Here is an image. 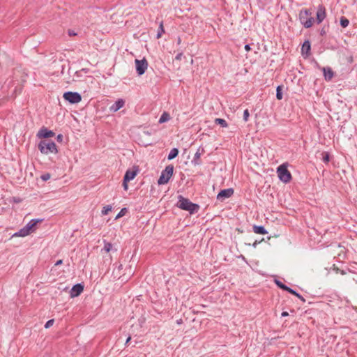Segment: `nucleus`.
<instances>
[{
  "instance_id": "nucleus-40",
  "label": "nucleus",
  "mask_w": 357,
  "mask_h": 357,
  "mask_svg": "<svg viewBox=\"0 0 357 357\" xmlns=\"http://www.w3.org/2000/svg\"><path fill=\"white\" fill-rule=\"evenodd\" d=\"M259 241H255L252 243V246L253 248H256V247H257V245L259 244Z\"/></svg>"
},
{
  "instance_id": "nucleus-38",
  "label": "nucleus",
  "mask_w": 357,
  "mask_h": 357,
  "mask_svg": "<svg viewBox=\"0 0 357 357\" xmlns=\"http://www.w3.org/2000/svg\"><path fill=\"white\" fill-rule=\"evenodd\" d=\"M63 263V261L61 259H59L58 260L56 263H55V266H59L61 264H62Z\"/></svg>"
},
{
  "instance_id": "nucleus-35",
  "label": "nucleus",
  "mask_w": 357,
  "mask_h": 357,
  "mask_svg": "<svg viewBox=\"0 0 357 357\" xmlns=\"http://www.w3.org/2000/svg\"><path fill=\"white\" fill-rule=\"evenodd\" d=\"M123 189L125 190H128V182H126L125 179H123Z\"/></svg>"
},
{
  "instance_id": "nucleus-30",
  "label": "nucleus",
  "mask_w": 357,
  "mask_h": 357,
  "mask_svg": "<svg viewBox=\"0 0 357 357\" xmlns=\"http://www.w3.org/2000/svg\"><path fill=\"white\" fill-rule=\"evenodd\" d=\"M250 116V113L248 109H245L243 112V120L245 122H247L248 121Z\"/></svg>"
},
{
  "instance_id": "nucleus-13",
  "label": "nucleus",
  "mask_w": 357,
  "mask_h": 357,
  "mask_svg": "<svg viewBox=\"0 0 357 357\" xmlns=\"http://www.w3.org/2000/svg\"><path fill=\"white\" fill-rule=\"evenodd\" d=\"M326 17V9L323 6H319L317 11V24L321 23Z\"/></svg>"
},
{
  "instance_id": "nucleus-7",
  "label": "nucleus",
  "mask_w": 357,
  "mask_h": 357,
  "mask_svg": "<svg viewBox=\"0 0 357 357\" xmlns=\"http://www.w3.org/2000/svg\"><path fill=\"white\" fill-rule=\"evenodd\" d=\"M135 68L138 75L141 76L145 73L148 68V62L145 58L142 59H135Z\"/></svg>"
},
{
  "instance_id": "nucleus-15",
  "label": "nucleus",
  "mask_w": 357,
  "mask_h": 357,
  "mask_svg": "<svg viewBox=\"0 0 357 357\" xmlns=\"http://www.w3.org/2000/svg\"><path fill=\"white\" fill-rule=\"evenodd\" d=\"M323 73L324 78L327 81L331 80L334 76V73L330 67L323 68Z\"/></svg>"
},
{
  "instance_id": "nucleus-26",
  "label": "nucleus",
  "mask_w": 357,
  "mask_h": 357,
  "mask_svg": "<svg viewBox=\"0 0 357 357\" xmlns=\"http://www.w3.org/2000/svg\"><path fill=\"white\" fill-rule=\"evenodd\" d=\"M340 23L342 27L346 28L349 24V21L345 17H341L340 20Z\"/></svg>"
},
{
  "instance_id": "nucleus-31",
  "label": "nucleus",
  "mask_w": 357,
  "mask_h": 357,
  "mask_svg": "<svg viewBox=\"0 0 357 357\" xmlns=\"http://www.w3.org/2000/svg\"><path fill=\"white\" fill-rule=\"evenodd\" d=\"M126 211H127V208H123L120 211V212L117 214V215L116 216V219H118V218H121V216L124 215Z\"/></svg>"
},
{
  "instance_id": "nucleus-3",
  "label": "nucleus",
  "mask_w": 357,
  "mask_h": 357,
  "mask_svg": "<svg viewBox=\"0 0 357 357\" xmlns=\"http://www.w3.org/2000/svg\"><path fill=\"white\" fill-rule=\"evenodd\" d=\"M277 174L279 179L284 183H287L291 180V174L287 169V165L283 163L277 168Z\"/></svg>"
},
{
  "instance_id": "nucleus-18",
  "label": "nucleus",
  "mask_w": 357,
  "mask_h": 357,
  "mask_svg": "<svg viewBox=\"0 0 357 357\" xmlns=\"http://www.w3.org/2000/svg\"><path fill=\"white\" fill-rule=\"evenodd\" d=\"M202 152H200V149H198L196 153H195L194 158L192 160V163L194 165H201L200 157Z\"/></svg>"
},
{
  "instance_id": "nucleus-34",
  "label": "nucleus",
  "mask_w": 357,
  "mask_h": 357,
  "mask_svg": "<svg viewBox=\"0 0 357 357\" xmlns=\"http://www.w3.org/2000/svg\"><path fill=\"white\" fill-rule=\"evenodd\" d=\"M182 56H183V53H182V52L178 53V54H177L176 55V56H175V59H176V60H181V58H182Z\"/></svg>"
},
{
  "instance_id": "nucleus-33",
  "label": "nucleus",
  "mask_w": 357,
  "mask_h": 357,
  "mask_svg": "<svg viewBox=\"0 0 357 357\" xmlns=\"http://www.w3.org/2000/svg\"><path fill=\"white\" fill-rule=\"evenodd\" d=\"M40 178L43 181H46L50 178V174H43Z\"/></svg>"
},
{
  "instance_id": "nucleus-41",
  "label": "nucleus",
  "mask_w": 357,
  "mask_h": 357,
  "mask_svg": "<svg viewBox=\"0 0 357 357\" xmlns=\"http://www.w3.org/2000/svg\"><path fill=\"white\" fill-rule=\"evenodd\" d=\"M289 315V313L287 312H282L281 314L282 317H287Z\"/></svg>"
},
{
  "instance_id": "nucleus-42",
  "label": "nucleus",
  "mask_w": 357,
  "mask_h": 357,
  "mask_svg": "<svg viewBox=\"0 0 357 357\" xmlns=\"http://www.w3.org/2000/svg\"><path fill=\"white\" fill-rule=\"evenodd\" d=\"M130 340H131V337L128 336V337L126 339V344H127L130 342Z\"/></svg>"
},
{
  "instance_id": "nucleus-20",
  "label": "nucleus",
  "mask_w": 357,
  "mask_h": 357,
  "mask_svg": "<svg viewBox=\"0 0 357 357\" xmlns=\"http://www.w3.org/2000/svg\"><path fill=\"white\" fill-rule=\"evenodd\" d=\"M178 154V150L177 148H173L171 149L170 152L167 155V159L169 160L174 159Z\"/></svg>"
},
{
  "instance_id": "nucleus-2",
  "label": "nucleus",
  "mask_w": 357,
  "mask_h": 357,
  "mask_svg": "<svg viewBox=\"0 0 357 357\" xmlns=\"http://www.w3.org/2000/svg\"><path fill=\"white\" fill-rule=\"evenodd\" d=\"M38 149L41 153L45 155L56 153L58 152L56 145L52 141L41 140L38 143Z\"/></svg>"
},
{
  "instance_id": "nucleus-24",
  "label": "nucleus",
  "mask_w": 357,
  "mask_h": 357,
  "mask_svg": "<svg viewBox=\"0 0 357 357\" xmlns=\"http://www.w3.org/2000/svg\"><path fill=\"white\" fill-rule=\"evenodd\" d=\"M275 283L276 284V285L280 287V289L284 290V291H288L289 289V287L288 286H287L286 284H283L281 281H280L279 280H277L275 279Z\"/></svg>"
},
{
  "instance_id": "nucleus-27",
  "label": "nucleus",
  "mask_w": 357,
  "mask_h": 357,
  "mask_svg": "<svg viewBox=\"0 0 357 357\" xmlns=\"http://www.w3.org/2000/svg\"><path fill=\"white\" fill-rule=\"evenodd\" d=\"M282 86H278L276 89V98L278 100H282L283 98L282 95Z\"/></svg>"
},
{
  "instance_id": "nucleus-14",
  "label": "nucleus",
  "mask_w": 357,
  "mask_h": 357,
  "mask_svg": "<svg viewBox=\"0 0 357 357\" xmlns=\"http://www.w3.org/2000/svg\"><path fill=\"white\" fill-rule=\"evenodd\" d=\"M42 221L43 219H31L25 227L31 234L35 230L36 225Z\"/></svg>"
},
{
  "instance_id": "nucleus-28",
  "label": "nucleus",
  "mask_w": 357,
  "mask_h": 357,
  "mask_svg": "<svg viewBox=\"0 0 357 357\" xmlns=\"http://www.w3.org/2000/svg\"><path fill=\"white\" fill-rule=\"evenodd\" d=\"M112 248V244L109 242L104 241V250L107 252H109Z\"/></svg>"
},
{
  "instance_id": "nucleus-6",
  "label": "nucleus",
  "mask_w": 357,
  "mask_h": 357,
  "mask_svg": "<svg viewBox=\"0 0 357 357\" xmlns=\"http://www.w3.org/2000/svg\"><path fill=\"white\" fill-rule=\"evenodd\" d=\"M63 98L70 104H77L82 100V96L78 92L66 91Z\"/></svg>"
},
{
  "instance_id": "nucleus-9",
  "label": "nucleus",
  "mask_w": 357,
  "mask_h": 357,
  "mask_svg": "<svg viewBox=\"0 0 357 357\" xmlns=\"http://www.w3.org/2000/svg\"><path fill=\"white\" fill-rule=\"evenodd\" d=\"M139 169L137 167H134L132 169H128L126 172L123 179H125L126 182H129L135 178L137 176Z\"/></svg>"
},
{
  "instance_id": "nucleus-8",
  "label": "nucleus",
  "mask_w": 357,
  "mask_h": 357,
  "mask_svg": "<svg viewBox=\"0 0 357 357\" xmlns=\"http://www.w3.org/2000/svg\"><path fill=\"white\" fill-rule=\"evenodd\" d=\"M234 194V189L233 188H227L222 190L219 192V193L217 195V199L220 201H223L227 198H229L231 197Z\"/></svg>"
},
{
  "instance_id": "nucleus-10",
  "label": "nucleus",
  "mask_w": 357,
  "mask_h": 357,
  "mask_svg": "<svg viewBox=\"0 0 357 357\" xmlns=\"http://www.w3.org/2000/svg\"><path fill=\"white\" fill-rule=\"evenodd\" d=\"M84 290V285L81 283L73 285L70 290V296L75 298L78 296Z\"/></svg>"
},
{
  "instance_id": "nucleus-21",
  "label": "nucleus",
  "mask_w": 357,
  "mask_h": 357,
  "mask_svg": "<svg viewBox=\"0 0 357 357\" xmlns=\"http://www.w3.org/2000/svg\"><path fill=\"white\" fill-rule=\"evenodd\" d=\"M170 119V116L169 114L166 112H164L162 115L160 116V119H159V121L158 122L160 123H165V122H167Z\"/></svg>"
},
{
  "instance_id": "nucleus-16",
  "label": "nucleus",
  "mask_w": 357,
  "mask_h": 357,
  "mask_svg": "<svg viewBox=\"0 0 357 357\" xmlns=\"http://www.w3.org/2000/svg\"><path fill=\"white\" fill-rule=\"evenodd\" d=\"M310 43L309 40H305L303 43L302 47H301V53L303 55L305 54L306 56H308L310 54Z\"/></svg>"
},
{
  "instance_id": "nucleus-12",
  "label": "nucleus",
  "mask_w": 357,
  "mask_h": 357,
  "mask_svg": "<svg viewBox=\"0 0 357 357\" xmlns=\"http://www.w3.org/2000/svg\"><path fill=\"white\" fill-rule=\"evenodd\" d=\"M54 135V132L52 130H48L47 128L43 127L40 128L37 134L38 137L49 138Z\"/></svg>"
},
{
  "instance_id": "nucleus-5",
  "label": "nucleus",
  "mask_w": 357,
  "mask_h": 357,
  "mask_svg": "<svg viewBox=\"0 0 357 357\" xmlns=\"http://www.w3.org/2000/svg\"><path fill=\"white\" fill-rule=\"evenodd\" d=\"M173 173L174 166L172 165H167L161 172V174L158 180V185H164L167 183L171 177L173 176Z\"/></svg>"
},
{
  "instance_id": "nucleus-1",
  "label": "nucleus",
  "mask_w": 357,
  "mask_h": 357,
  "mask_svg": "<svg viewBox=\"0 0 357 357\" xmlns=\"http://www.w3.org/2000/svg\"><path fill=\"white\" fill-rule=\"evenodd\" d=\"M177 206L184 211H188L190 214H193L199 208L198 204L192 203L190 199L185 198L182 195L178 197Z\"/></svg>"
},
{
  "instance_id": "nucleus-44",
  "label": "nucleus",
  "mask_w": 357,
  "mask_h": 357,
  "mask_svg": "<svg viewBox=\"0 0 357 357\" xmlns=\"http://www.w3.org/2000/svg\"><path fill=\"white\" fill-rule=\"evenodd\" d=\"M122 266H122L121 264H120V265L119 266L118 268H119V269H122Z\"/></svg>"
},
{
  "instance_id": "nucleus-36",
  "label": "nucleus",
  "mask_w": 357,
  "mask_h": 357,
  "mask_svg": "<svg viewBox=\"0 0 357 357\" xmlns=\"http://www.w3.org/2000/svg\"><path fill=\"white\" fill-rule=\"evenodd\" d=\"M244 48L246 52H249L251 50V47L249 44H246Z\"/></svg>"
},
{
  "instance_id": "nucleus-19",
  "label": "nucleus",
  "mask_w": 357,
  "mask_h": 357,
  "mask_svg": "<svg viewBox=\"0 0 357 357\" xmlns=\"http://www.w3.org/2000/svg\"><path fill=\"white\" fill-rule=\"evenodd\" d=\"M30 234V232L28 231V229L24 226L22 229H20L18 231L15 232L13 236H20V237H24L28 236Z\"/></svg>"
},
{
  "instance_id": "nucleus-37",
  "label": "nucleus",
  "mask_w": 357,
  "mask_h": 357,
  "mask_svg": "<svg viewBox=\"0 0 357 357\" xmlns=\"http://www.w3.org/2000/svg\"><path fill=\"white\" fill-rule=\"evenodd\" d=\"M323 160H324V162H328V161H329V155H328V154H326V155L324 157Z\"/></svg>"
},
{
  "instance_id": "nucleus-17",
  "label": "nucleus",
  "mask_w": 357,
  "mask_h": 357,
  "mask_svg": "<svg viewBox=\"0 0 357 357\" xmlns=\"http://www.w3.org/2000/svg\"><path fill=\"white\" fill-rule=\"evenodd\" d=\"M253 231L259 234H267L268 231L262 225H254Z\"/></svg>"
},
{
  "instance_id": "nucleus-25",
  "label": "nucleus",
  "mask_w": 357,
  "mask_h": 357,
  "mask_svg": "<svg viewBox=\"0 0 357 357\" xmlns=\"http://www.w3.org/2000/svg\"><path fill=\"white\" fill-rule=\"evenodd\" d=\"M289 293L296 296V297H298L301 301H302L303 302H305V298H303V296H301L299 293H298L296 291H295L294 289H291L289 287V289L287 291Z\"/></svg>"
},
{
  "instance_id": "nucleus-32",
  "label": "nucleus",
  "mask_w": 357,
  "mask_h": 357,
  "mask_svg": "<svg viewBox=\"0 0 357 357\" xmlns=\"http://www.w3.org/2000/svg\"><path fill=\"white\" fill-rule=\"evenodd\" d=\"M54 319H50V320H48V321L45 323V328H50V326H52L53 325V324H54Z\"/></svg>"
},
{
  "instance_id": "nucleus-45",
  "label": "nucleus",
  "mask_w": 357,
  "mask_h": 357,
  "mask_svg": "<svg viewBox=\"0 0 357 357\" xmlns=\"http://www.w3.org/2000/svg\"><path fill=\"white\" fill-rule=\"evenodd\" d=\"M180 43H181V38H178V43L179 44Z\"/></svg>"
},
{
  "instance_id": "nucleus-23",
  "label": "nucleus",
  "mask_w": 357,
  "mask_h": 357,
  "mask_svg": "<svg viewBox=\"0 0 357 357\" xmlns=\"http://www.w3.org/2000/svg\"><path fill=\"white\" fill-rule=\"evenodd\" d=\"M165 33V29H164V26H163V22H160V24H159L158 33L156 35V38L159 39L162 36V33Z\"/></svg>"
},
{
  "instance_id": "nucleus-11",
  "label": "nucleus",
  "mask_w": 357,
  "mask_h": 357,
  "mask_svg": "<svg viewBox=\"0 0 357 357\" xmlns=\"http://www.w3.org/2000/svg\"><path fill=\"white\" fill-rule=\"evenodd\" d=\"M124 105L125 100L123 98H119L113 105L109 107V109L112 112H116L123 107Z\"/></svg>"
},
{
  "instance_id": "nucleus-39",
  "label": "nucleus",
  "mask_w": 357,
  "mask_h": 357,
  "mask_svg": "<svg viewBox=\"0 0 357 357\" xmlns=\"http://www.w3.org/2000/svg\"><path fill=\"white\" fill-rule=\"evenodd\" d=\"M63 139V135L61 134H59L57 135V140L58 141H61Z\"/></svg>"
},
{
  "instance_id": "nucleus-43",
  "label": "nucleus",
  "mask_w": 357,
  "mask_h": 357,
  "mask_svg": "<svg viewBox=\"0 0 357 357\" xmlns=\"http://www.w3.org/2000/svg\"><path fill=\"white\" fill-rule=\"evenodd\" d=\"M69 35L70 36H75V35H76V33L74 31H69Z\"/></svg>"
},
{
  "instance_id": "nucleus-29",
  "label": "nucleus",
  "mask_w": 357,
  "mask_h": 357,
  "mask_svg": "<svg viewBox=\"0 0 357 357\" xmlns=\"http://www.w3.org/2000/svg\"><path fill=\"white\" fill-rule=\"evenodd\" d=\"M111 210L112 206L110 205H107L102 208L101 213L103 215H106L109 213V211H111Z\"/></svg>"
},
{
  "instance_id": "nucleus-4",
  "label": "nucleus",
  "mask_w": 357,
  "mask_h": 357,
  "mask_svg": "<svg viewBox=\"0 0 357 357\" xmlns=\"http://www.w3.org/2000/svg\"><path fill=\"white\" fill-rule=\"evenodd\" d=\"M311 13L309 10L303 9L299 13V20L301 24L305 28H310L314 22V18L310 17Z\"/></svg>"
},
{
  "instance_id": "nucleus-22",
  "label": "nucleus",
  "mask_w": 357,
  "mask_h": 357,
  "mask_svg": "<svg viewBox=\"0 0 357 357\" xmlns=\"http://www.w3.org/2000/svg\"><path fill=\"white\" fill-rule=\"evenodd\" d=\"M215 123L216 124H218V125H220L222 128H227V127H228V123L223 119L217 118V119H215Z\"/></svg>"
}]
</instances>
